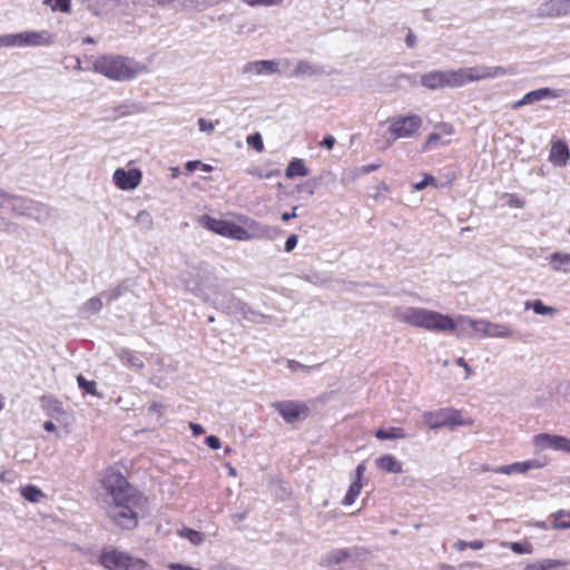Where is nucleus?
I'll return each instance as SVG.
<instances>
[{
    "label": "nucleus",
    "mask_w": 570,
    "mask_h": 570,
    "mask_svg": "<svg viewBox=\"0 0 570 570\" xmlns=\"http://www.w3.org/2000/svg\"><path fill=\"white\" fill-rule=\"evenodd\" d=\"M513 72V68L501 66H474L458 70H433L421 76V85L431 90L445 87L458 88L469 82L503 77Z\"/></svg>",
    "instance_id": "1"
},
{
    "label": "nucleus",
    "mask_w": 570,
    "mask_h": 570,
    "mask_svg": "<svg viewBox=\"0 0 570 570\" xmlns=\"http://www.w3.org/2000/svg\"><path fill=\"white\" fill-rule=\"evenodd\" d=\"M393 317L406 325L429 332L446 333L456 328V322L450 315L415 306L396 307Z\"/></svg>",
    "instance_id": "2"
},
{
    "label": "nucleus",
    "mask_w": 570,
    "mask_h": 570,
    "mask_svg": "<svg viewBox=\"0 0 570 570\" xmlns=\"http://www.w3.org/2000/svg\"><path fill=\"white\" fill-rule=\"evenodd\" d=\"M147 498L139 490L129 491L128 494L111 500L107 514L119 528L132 530L147 511Z\"/></svg>",
    "instance_id": "3"
},
{
    "label": "nucleus",
    "mask_w": 570,
    "mask_h": 570,
    "mask_svg": "<svg viewBox=\"0 0 570 570\" xmlns=\"http://www.w3.org/2000/svg\"><path fill=\"white\" fill-rule=\"evenodd\" d=\"M145 67L132 58L120 55H104L94 62V70L108 79L128 81L145 71Z\"/></svg>",
    "instance_id": "4"
},
{
    "label": "nucleus",
    "mask_w": 570,
    "mask_h": 570,
    "mask_svg": "<svg viewBox=\"0 0 570 570\" xmlns=\"http://www.w3.org/2000/svg\"><path fill=\"white\" fill-rule=\"evenodd\" d=\"M209 303L216 309L227 315H242L243 318L253 323H262L265 317L262 313L252 309L245 302L229 292L217 293L213 299L209 298Z\"/></svg>",
    "instance_id": "5"
},
{
    "label": "nucleus",
    "mask_w": 570,
    "mask_h": 570,
    "mask_svg": "<svg viewBox=\"0 0 570 570\" xmlns=\"http://www.w3.org/2000/svg\"><path fill=\"white\" fill-rule=\"evenodd\" d=\"M210 278L212 273L204 265L190 266L180 275V282L186 291L203 299L204 302H209V296L205 288Z\"/></svg>",
    "instance_id": "6"
},
{
    "label": "nucleus",
    "mask_w": 570,
    "mask_h": 570,
    "mask_svg": "<svg viewBox=\"0 0 570 570\" xmlns=\"http://www.w3.org/2000/svg\"><path fill=\"white\" fill-rule=\"evenodd\" d=\"M366 559V552L361 548H345V549H332L324 556H322L320 560V566L326 567L330 569H334L336 566H340L343 569V566L347 568H352L358 566L362 561Z\"/></svg>",
    "instance_id": "7"
},
{
    "label": "nucleus",
    "mask_w": 570,
    "mask_h": 570,
    "mask_svg": "<svg viewBox=\"0 0 570 570\" xmlns=\"http://www.w3.org/2000/svg\"><path fill=\"white\" fill-rule=\"evenodd\" d=\"M200 222L205 228L214 232L224 237L236 240H249L257 236L256 233H250L246 228L223 219L213 218L209 215H203Z\"/></svg>",
    "instance_id": "8"
},
{
    "label": "nucleus",
    "mask_w": 570,
    "mask_h": 570,
    "mask_svg": "<svg viewBox=\"0 0 570 570\" xmlns=\"http://www.w3.org/2000/svg\"><path fill=\"white\" fill-rule=\"evenodd\" d=\"M52 43L48 31H22L19 33H7L0 36V48L2 47H41Z\"/></svg>",
    "instance_id": "9"
},
{
    "label": "nucleus",
    "mask_w": 570,
    "mask_h": 570,
    "mask_svg": "<svg viewBox=\"0 0 570 570\" xmlns=\"http://www.w3.org/2000/svg\"><path fill=\"white\" fill-rule=\"evenodd\" d=\"M424 423L432 430L449 428L454 429L461 425H470L472 422L463 420L461 412L453 407H444L423 413Z\"/></svg>",
    "instance_id": "10"
},
{
    "label": "nucleus",
    "mask_w": 570,
    "mask_h": 570,
    "mask_svg": "<svg viewBox=\"0 0 570 570\" xmlns=\"http://www.w3.org/2000/svg\"><path fill=\"white\" fill-rule=\"evenodd\" d=\"M100 564L107 570H145L146 561L134 558L118 550L104 551L99 557Z\"/></svg>",
    "instance_id": "11"
},
{
    "label": "nucleus",
    "mask_w": 570,
    "mask_h": 570,
    "mask_svg": "<svg viewBox=\"0 0 570 570\" xmlns=\"http://www.w3.org/2000/svg\"><path fill=\"white\" fill-rule=\"evenodd\" d=\"M422 127V118L417 115L394 117L390 120L387 132L393 140L413 137Z\"/></svg>",
    "instance_id": "12"
},
{
    "label": "nucleus",
    "mask_w": 570,
    "mask_h": 570,
    "mask_svg": "<svg viewBox=\"0 0 570 570\" xmlns=\"http://www.w3.org/2000/svg\"><path fill=\"white\" fill-rule=\"evenodd\" d=\"M102 488L110 495L111 500L117 499L118 495L122 497L129 491H137L136 488L130 485L120 471L112 468L106 470L101 480Z\"/></svg>",
    "instance_id": "13"
},
{
    "label": "nucleus",
    "mask_w": 570,
    "mask_h": 570,
    "mask_svg": "<svg viewBox=\"0 0 570 570\" xmlns=\"http://www.w3.org/2000/svg\"><path fill=\"white\" fill-rule=\"evenodd\" d=\"M272 406L288 424L305 420L309 413V406L305 402L301 401H277L274 402Z\"/></svg>",
    "instance_id": "14"
},
{
    "label": "nucleus",
    "mask_w": 570,
    "mask_h": 570,
    "mask_svg": "<svg viewBox=\"0 0 570 570\" xmlns=\"http://www.w3.org/2000/svg\"><path fill=\"white\" fill-rule=\"evenodd\" d=\"M533 444L539 450H554L570 453V439L549 433H540L533 436Z\"/></svg>",
    "instance_id": "15"
},
{
    "label": "nucleus",
    "mask_w": 570,
    "mask_h": 570,
    "mask_svg": "<svg viewBox=\"0 0 570 570\" xmlns=\"http://www.w3.org/2000/svg\"><path fill=\"white\" fill-rule=\"evenodd\" d=\"M566 95L563 89H552L548 87L539 88L525 94L520 100L512 104V109L517 110L530 104H534L544 99L561 98Z\"/></svg>",
    "instance_id": "16"
},
{
    "label": "nucleus",
    "mask_w": 570,
    "mask_h": 570,
    "mask_svg": "<svg viewBox=\"0 0 570 570\" xmlns=\"http://www.w3.org/2000/svg\"><path fill=\"white\" fill-rule=\"evenodd\" d=\"M142 174L138 168H117L114 171L112 180L115 185L121 190H131L137 188L141 183Z\"/></svg>",
    "instance_id": "17"
},
{
    "label": "nucleus",
    "mask_w": 570,
    "mask_h": 570,
    "mask_svg": "<svg viewBox=\"0 0 570 570\" xmlns=\"http://www.w3.org/2000/svg\"><path fill=\"white\" fill-rule=\"evenodd\" d=\"M547 465V460L544 459H531L523 462H514L507 465L497 466L493 472L498 474H513L520 473L524 474L530 470H539Z\"/></svg>",
    "instance_id": "18"
},
{
    "label": "nucleus",
    "mask_w": 570,
    "mask_h": 570,
    "mask_svg": "<svg viewBox=\"0 0 570 570\" xmlns=\"http://www.w3.org/2000/svg\"><path fill=\"white\" fill-rule=\"evenodd\" d=\"M4 202L10 203L12 213L19 216L29 217V212L31 210V206H33L32 199L13 196L0 188V207H2V203Z\"/></svg>",
    "instance_id": "19"
},
{
    "label": "nucleus",
    "mask_w": 570,
    "mask_h": 570,
    "mask_svg": "<svg viewBox=\"0 0 570 570\" xmlns=\"http://www.w3.org/2000/svg\"><path fill=\"white\" fill-rule=\"evenodd\" d=\"M145 111L146 106L141 102L125 100L112 109V116H110V119L117 120L122 117L134 116Z\"/></svg>",
    "instance_id": "20"
},
{
    "label": "nucleus",
    "mask_w": 570,
    "mask_h": 570,
    "mask_svg": "<svg viewBox=\"0 0 570 570\" xmlns=\"http://www.w3.org/2000/svg\"><path fill=\"white\" fill-rule=\"evenodd\" d=\"M243 72L253 75H274L278 72V63L274 60L252 61L244 67Z\"/></svg>",
    "instance_id": "21"
},
{
    "label": "nucleus",
    "mask_w": 570,
    "mask_h": 570,
    "mask_svg": "<svg viewBox=\"0 0 570 570\" xmlns=\"http://www.w3.org/2000/svg\"><path fill=\"white\" fill-rule=\"evenodd\" d=\"M570 157L568 145L561 140H557L552 144L549 153V160L557 167H563L567 165Z\"/></svg>",
    "instance_id": "22"
},
{
    "label": "nucleus",
    "mask_w": 570,
    "mask_h": 570,
    "mask_svg": "<svg viewBox=\"0 0 570 570\" xmlns=\"http://www.w3.org/2000/svg\"><path fill=\"white\" fill-rule=\"evenodd\" d=\"M456 325L460 324V332L464 331L463 325H468L473 332L479 333L483 337H489V321L487 320H475L470 316L461 315L455 321Z\"/></svg>",
    "instance_id": "23"
},
{
    "label": "nucleus",
    "mask_w": 570,
    "mask_h": 570,
    "mask_svg": "<svg viewBox=\"0 0 570 570\" xmlns=\"http://www.w3.org/2000/svg\"><path fill=\"white\" fill-rule=\"evenodd\" d=\"M375 465L383 472L401 474L403 473L402 463L392 454H384L375 460Z\"/></svg>",
    "instance_id": "24"
},
{
    "label": "nucleus",
    "mask_w": 570,
    "mask_h": 570,
    "mask_svg": "<svg viewBox=\"0 0 570 570\" xmlns=\"http://www.w3.org/2000/svg\"><path fill=\"white\" fill-rule=\"evenodd\" d=\"M552 271L568 274L570 273V254L554 252L547 257Z\"/></svg>",
    "instance_id": "25"
},
{
    "label": "nucleus",
    "mask_w": 570,
    "mask_h": 570,
    "mask_svg": "<svg viewBox=\"0 0 570 570\" xmlns=\"http://www.w3.org/2000/svg\"><path fill=\"white\" fill-rule=\"evenodd\" d=\"M117 357L122 362L124 365L131 367L137 371H141L145 367L142 358L129 348H119L116 352Z\"/></svg>",
    "instance_id": "26"
},
{
    "label": "nucleus",
    "mask_w": 570,
    "mask_h": 570,
    "mask_svg": "<svg viewBox=\"0 0 570 570\" xmlns=\"http://www.w3.org/2000/svg\"><path fill=\"white\" fill-rule=\"evenodd\" d=\"M325 71L322 67L320 66H316L314 63H312L311 61L308 60H299L296 66H295V69L293 71V76H307V77H312V76H320V75H323Z\"/></svg>",
    "instance_id": "27"
},
{
    "label": "nucleus",
    "mask_w": 570,
    "mask_h": 570,
    "mask_svg": "<svg viewBox=\"0 0 570 570\" xmlns=\"http://www.w3.org/2000/svg\"><path fill=\"white\" fill-rule=\"evenodd\" d=\"M102 308V299L100 295L94 296L86 301L79 308V315L82 318H89Z\"/></svg>",
    "instance_id": "28"
},
{
    "label": "nucleus",
    "mask_w": 570,
    "mask_h": 570,
    "mask_svg": "<svg viewBox=\"0 0 570 570\" xmlns=\"http://www.w3.org/2000/svg\"><path fill=\"white\" fill-rule=\"evenodd\" d=\"M374 435L376 439L383 441V440H403L406 439L409 435L404 431V429L399 426H391L387 429H379L374 432Z\"/></svg>",
    "instance_id": "29"
},
{
    "label": "nucleus",
    "mask_w": 570,
    "mask_h": 570,
    "mask_svg": "<svg viewBox=\"0 0 570 570\" xmlns=\"http://www.w3.org/2000/svg\"><path fill=\"white\" fill-rule=\"evenodd\" d=\"M52 209L39 202L33 200V206L29 212V217L37 222H46L51 217Z\"/></svg>",
    "instance_id": "30"
},
{
    "label": "nucleus",
    "mask_w": 570,
    "mask_h": 570,
    "mask_svg": "<svg viewBox=\"0 0 570 570\" xmlns=\"http://www.w3.org/2000/svg\"><path fill=\"white\" fill-rule=\"evenodd\" d=\"M308 174V169L305 166L303 159L294 158L285 169V176L287 178H294L297 176H306Z\"/></svg>",
    "instance_id": "31"
},
{
    "label": "nucleus",
    "mask_w": 570,
    "mask_h": 570,
    "mask_svg": "<svg viewBox=\"0 0 570 570\" xmlns=\"http://www.w3.org/2000/svg\"><path fill=\"white\" fill-rule=\"evenodd\" d=\"M489 337L508 338L513 336V331L505 324L489 321Z\"/></svg>",
    "instance_id": "32"
},
{
    "label": "nucleus",
    "mask_w": 570,
    "mask_h": 570,
    "mask_svg": "<svg viewBox=\"0 0 570 570\" xmlns=\"http://www.w3.org/2000/svg\"><path fill=\"white\" fill-rule=\"evenodd\" d=\"M20 493L21 495L29 502L31 503H37L39 502L42 498H45V494L42 493V491L36 487V485H32V484H28L26 487H22L20 489Z\"/></svg>",
    "instance_id": "33"
},
{
    "label": "nucleus",
    "mask_w": 570,
    "mask_h": 570,
    "mask_svg": "<svg viewBox=\"0 0 570 570\" xmlns=\"http://www.w3.org/2000/svg\"><path fill=\"white\" fill-rule=\"evenodd\" d=\"M362 487H363L362 482H360L358 480H354L351 483L345 497L343 498L342 504L343 505H352L355 502L358 494L361 493Z\"/></svg>",
    "instance_id": "34"
},
{
    "label": "nucleus",
    "mask_w": 570,
    "mask_h": 570,
    "mask_svg": "<svg viewBox=\"0 0 570 570\" xmlns=\"http://www.w3.org/2000/svg\"><path fill=\"white\" fill-rule=\"evenodd\" d=\"M562 566V562L554 559H543L533 563H529L524 570H552Z\"/></svg>",
    "instance_id": "35"
},
{
    "label": "nucleus",
    "mask_w": 570,
    "mask_h": 570,
    "mask_svg": "<svg viewBox=\"0 0 570 570\" xmlns=\"http://www.w3.org/2000/svg\"><path fill=\"white\" fill-rule=\"evenodd\" d=\"M532 308L533 312L538 315H553L556 313V308L551 306H546L542 301H527L525 309Z\"/></svg>",
    "instance_id": "36"
},
{
    "label": "nucleus",
    "mask_w": 570,
    "mask_h": 570,
    "mask_svg": "<svg viewBox=\"0 0 570 570\" xmlns=\"http://www.w3.org/2000/svg\"><path fill=\"white\" fill-rule=\"evenodd\" d=\"M549 10L554 12L558 16H567L570 14V0H556L551 1L549 4Z\"/></svg>",
    "instance_id": "37"
},
{
    "label": "nucleus",
    "mask_w": 570,
    "mask_h": 570,
    "mask_svg": "<svg viewBox=\"0 0 570 570\" xmlns=\"http://www.w3.org/2000/svg\"><path fill=\"white\" fill-rule=\"evenodd\" d=\"M553 528L560 530L570 529V511L560 510L556 512Z\"/></svg>",
    "instance_id": "38"
},
{
    "label": "nucleus",
    "mask_w": 570,
    "mask_h": 570,
    "mask_svg": "<svg viewBox=\"0 0 570 570\" xmlns=\"http://www.w3.org/2000/svg\"><path fill=\"white\" fill-rule=\"evenodd\" d=\"M43 3L49 6L52 11L70 12L71 0H43Z\"/></svg>",
    "instance_id": "39"
},
{
    "label": "nucleus",
    "mask_w": 570,
    "mask_h": 570,
    "mask_svg": "<svg viewBox=\"0 0 570 570\" xmlns=\"http://www.w3.org/2000/svg\"><path fill=\"white\" fill-rule=\"evenodd\" d=\"M180 535L189 540L195 546L202 544L205 540V537L202 532L187 528L181 530Z\"/></svg>",
    "instance_id": "40"
},
{
    "label": "nucleus",
    "mask_w": 570,
    "mask_h": 570,
    "mask_svg": "<svg viewBox=\"0 0 570 570\" xmlns=\"http://www.w3.org/2000/svg\"><path fill=\"white\" fill-rule=\"evenodd\" d=\"M125 287L122 285H117L114 288H110L108 291H105L100 293L101 299H105L106 303H111L116 299H118L124 294Z\"/></svg>",
    "instance_id": "41"
},
{
    "label": "nucleus",
    "mask_w": 570,
    "mask_h": 570,
    "mask_svg": "<svg viewBox=\"0 0 570 570\" xmlns=\"http://www.w3.org/2000/svg\"><path fill=\"white\" fill-rule=\"evenodd\" d=\"M79 387L87 394L97 395V384L95 381H88L82 375L77 376Z\"/></svg>",
    "instance_id": "42"
},
{
    "label": "nucleus",
    "mask_w": 570,
    "mask_h": 570,
    "mask_svg": "<svg viewBox=\"0 0 570 570\" xmlns=\"http://www.w3.org/2000/svg\"><path fill=\"white\" fill-rule=\"evenodd\" d=\"M483 547H484V542L481 540H475V541L460 540V541L455 542V544H454V548L459 551H463L466 548H471L473 550H481Z\"/></svg>",
    "instance_id": "43"
},
{
    "label": "nucleus",
    "mask_w": 570,
    "mask_h": 570,
    "mask_svg": "<svg viewBox=\"0 0 570 570\" xmlns=\"http://www.w3.org/2000/svg\"><path fill=\"white\" fill-rule=\"evenodd\" d=\"M287 367L292 371V372H297V371H305V372H309L311 370H318L321 367V364H315V365H304L295 360H288L287 361Z\"/></svg>",
    "instance_id": "44"
},
{
    "label": "nucleus",
    "mask_w": 570,
    "mask_h": 570,
    "mask_svg": "<svg viewBox=\"0 0 570 570\" xmlns=\"http://www.w3.org/2000/svg\"><path fill=\"white\" fill-rule=\"evenodd\" d=\"M246 141L256 151H262L264 148L263 138H262L261 134H258V132L249 135L247 137Z\"/></svg>",
    "instance_id": "45"
},
{
    "label": "nucleus",
    "mask_w": 570,
    "mask_h": 570,
    "mask_svg": "<svg viewBox=\"0 0 570 570\" xmlns=\"http://www.w3.org/2000/svg\"><path fill=\"white\" fill-rule=\"evenodd\" d=\"M510 548L513 552L518 554H525L532 552V547L530 543L512 542L510 544Z\"/></svg>",
    "instance_id": "46"
},
{
    "label": "nucleus",
    "mask_w": 570,
    "mask_h": 570,
    "mask_svg": "<svg viewBox=\"0 0 570 570\" xmlns=\"http://www.w3.org/2000/svg\"><path fill=\"white\" fill-rule=\"evenodd\" d=\"M197 124H198L199 130L203 132L212 134L215 129V124L205 118H199L197 120Z\"/></svg>",
    "instance_id": "47"
},
{
    "label": "nucleus",
    "mask_w": 570,
    "mask_h": 570,
    "mask_svg": "<svg viewBox=\"0 0 570 570\" xmlns=\"http://www.w3.org/2000/svg\"><path fill=\"white\" fill-rule=\"evenodd\" d=\"M136 222L144 224L148 228L151 227V225H153V218H151L150 214L146 210H141L137 214Z\"/></svg>",
    "instance_id": "48"
},
{
    "label": "nucleus",
    "mask_w": 570,
    "mask_h": 570,
    "mask_svg": "<svg viewBox=\"0 0 570 570\" xmlns=\"http://www.w3.org/2000/svg\"><path fill=\"white\" fill-rule=\"evenodd\" d=\"M441 140V135L438 132H432L428 136L426 141L423 146V150H429L432 146L436 145Z\"/></svg>",
    "instance_id": "49"
},
{
    "label": "nucleus",
    "mask_w": 570,
    "mask_h": 570,
    "mask_svg": "<svg viewBox=\"0 0 570 570\" xmlns=\"http://www.w3.org/2000/svg\"><path fill=\"white\" fill-rule=\"evenodd\" d=\"M434 181H435L434 177L426 174V175H424V178L421 181L414 184V188L416 190H422L425 187H428L429 185L433 184Z\"/></svg>",
    "instance_id": "50"
},
{
    "label": "nucleus",
    "mask_w": 570,
    "mask_h": 570,
    "mask_svg": "<svg viewBox=\"0 0 570 570\" xmlns=\"http://www.w3.org/2000/svg\"><path fill=\"white\" fill-rule=\"evenodd\" d=\"M249 6H274L278 4L281 0H243Z\"/></svg>",
    "instance_id": "51"
},
{
    "label": "nucleus",
    "mask_w": 570,
    "mask_h": 570,
    "mask_svg": "<svg viewBox=\"0 0 570 570\" xmlns=\"http://www.w3.org/2000/svg\"><path fill=\"white\" fill-rule=\"evenodd\" d=\"M205 443L207 446H209L213 450H218L222 446L219 438H217L215 435H208L205 439Z\"/></svg>",
    "instance_id": "52"
},
{
    "label": "nucleus",
    "mask_w": 570,
    "mask_h": 570,
    "mask_svg": "<svg viewBox=\"0 0 570 570\" xmlns=\"http://www.w3.org/2000/svg\"><path fill=\"white\" fill-rule=\"evenodd\" d=\"M297 240H298V238L296 235H294V234L289 235L284 245L285 252H287V253L292 252L296 247Z\"/></svg>",
    "instance_id": "53"
},
{
    "label": "nucleus",
    "mask_w": 570,
    "mask_h": 570,
    "mask_svg": "<svg viewBox=\"0 0 570 570\" xmlns=\"http://www.w3.org/2000/svg\"><path fill=\"white\" fill-rule=\"evenodd\" d=\"M335 144V138L332 135H326L323 140L320 142L321 147L326 149H332Z\"/></svg>",
    "instance_id": "54"
},
{
    "label": "nucleus",
    "mask_w": 570,
    "mask_h": 570,
    "mask_svg": "<svg viewBox=\"0 0 570 570\" xmlns=\"http://www.w3.org/2000/svg\"><path fill=\"white\" fill-rule=\"evenodd\" d=\"M315 186L316 183L314 180H308L301 186V189L308 193L309 195H313L315 191Z\"/></svg>",
    "instance_id": "55"
},
{
    "label": "nucleus",
    "mask_w": 570,
    "mask_h": 570,
    "mask_svg": "<svg viewBox=\"0 0 570 570\" xmlns=\"http://www.w3.org/2000/svg\"><path fill=\"white\" fill-rule=\"evenodd\" d=\"M381 167V164L364 165L360 168L361 174H370Z\"/></svg>",
    "instance_id": "56"
},
{
    "label": "nucleus",
    "mask_w": 570,
    "mask_h": 570,
    "mask_svg": "<svg viewBox=\"0 0 570 570\" xmlns=\"http://www.w3.org/2000/svg\"><path fill=\"white\" fill-rule=\"evenodd\" d=\"M455 364L463 367L466 372V377L472 373L471 366L465 362L463 357H458Z\"/></svg>",
    "instance_id": "57"
},
{
    "label": "nucleus",
    "mask_w": 570,
    "mask_h": 570,
    "mask_svg": "<svg viewBox=\"0 0 570 570\" xmlns=\"http://www.w3.org/2000/svg\"><path fill=\"white\" fill-rule=\"evenodd\" d=\"M200 165H202V163L199 160H189V161L186 163L185 169H186L187 173H193Z\"/></svg>",
    "instance_id": "58"
},
{
    "label": "nucleus",
    "mask_w": 570,
    "mask_h": 570,
    "mask_svg": "<svg viewBox=\"0 0 570 570\" xmlns=\"http://www.w3.org/2000/svg\"><path fill=\"white\" fill-rule=\"evenodd\" d=\"M365 471H366L365 464L360 463L355 469V480H358L361 482Z\"/></svg>",
    "instance_id": "59"
},
{
    "label": "nucleus",
    "mask_w": 570,
    "mask_h": 570,
    "mask_svg": "<svg viewBox=\"0 0 570 570\" xmlns=\"http://www.w3.org/2000/svg\"><path fill=\"white\" fill-rule=\"evenodd\" d=\"M405 43L409 48H413L416 45V37L412 31H409L406 35Z\"/></svg>",
    "instance_id": "60"
},
{
    "label": "nucleus",
    "mask_w": 570,
    "mask_h": 570,
    "mask_svg": "<svg viewBox=\"0 0 570 570\" xmlns=\"http://www.w3.org/2000/svg\"><path fill=\"white\" fill-rule=\"evenodd\" d=\"M161 409H163V404L161 403H158V402H153L149 407H148V411L150 413H157V414H161Z\"/></svg>",
    "instance_id": "61"
},
{
    "label": "nucleus",
    "mask_w": 570,
    "mask_h": 570,
    "mask_svg": "<svg viewBox=\"0 0 570 570\" xmlns=\"http://www.w3.org/2000/svg\"><path fill=\"white\" fill-rule=\"evenodd\" d=\"M190 429L194 435H200L204 433L203 426L197 423H190Z\"/></svg>",
    "instance_id": "62"
},
{
    "label": "nucleus",
    "mask_w": 570,
    "mask_h": 570,
    "mask_svg": "<svg viewBox=\"0 0 570 570\" xmlns=\"http://www.w3.org/2000/svg\"><path fill=\"white\" fill-rule=\"evenodd\" d=\"M440 128H441L442 132L445 135H452L454 132V129H453L452 125H450V124H442L440 126Z\"/></svg>",
    "instance_id": "63"
},
{
    "label": "nucleus",
    "mask_w": 570,
    "mask_h": 570,
    "mask_svg": "<svg viewBox=\"0 0 570 570\" xmlns=\"http://www.w3.org/2000/svg\"><path fill=\"white\" fill-rule=\"evenodd\" d=\"M296 207H294V209L291 212V213H283L282 214V219L284 222H288L289 219L296 217Z\"/></svg>",
    "instance_id": "64"
}]
</instances>
